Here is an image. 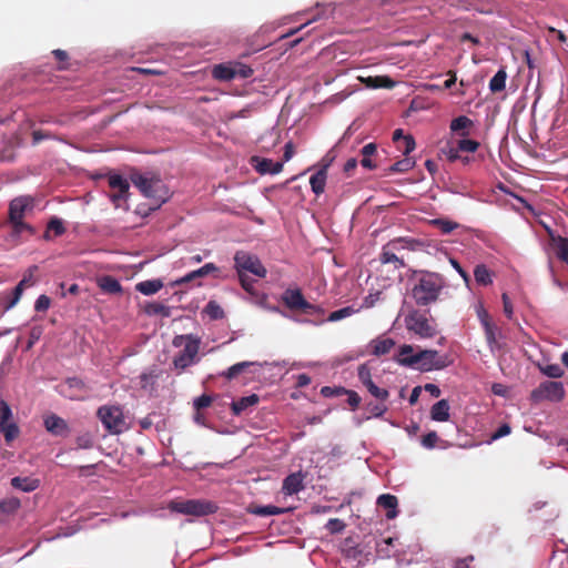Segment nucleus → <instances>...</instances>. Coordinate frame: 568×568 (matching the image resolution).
Returning a JSON list of instances; mask_svg holds the SVG:
<instances>
[{
    "mask_svg": "<svg viewBox=\"0 0 568 568\" xmlns=\"http://www.w3.org/2000/svg\"><path fill=\"white\" fill-rule=\"evenodd\" d=\"M324 310L310 303L301 290L286 288V317L298 323H320L323 321Z\"/></svg>",
    "mask_w": 568,
    "mask_h": 568,
    "instance_id": "f257e3e1",
    "label": "nucleus"
},
{
    "mask_svg": "<svg viewBox=\"0 0 568 568\" xmlns=\"http://www.w3.org/2000/svg\"><path fill=\"white\" fill-rule=\"evenodd\" d=\"M445 285V278L440 274L419 271L412 288V297L416 305L428 306L439 298Z\"/></svg>",
    "mask_w": 568,
    "mask_h": 568,
    "instance_id": "f03ea898",
    "label": "nucleus"
},
{
    "mask_svg": "<svg viewBox=\"0 0 568 568\" xmlns=\"http://www.w3.org/2000/svg\"><path fill=\"white\" fill-rule=\"evenodd\" d=\"M234 266L242 287L247 293L255 294V280L251 278L247 273L257 277H264L266 275V270L258 257L245 251H237L234 255Z\"/></svg>",
    "mask_w": 568,
    "mask_h": 568,
    "instance_id": "7ed1b4c3",
    "label": "nucleus"
},
{
    "mask_svg": "<svg viewBox=\"0 0 568 568\" xmlns=\"http://www.w3.org/2000/svg\"><path fill=\"white\" fill-rule=\"evenodd\" d=\"M172 344L175 347H182L173 358V365L176 369L183 372L199 362L200 337L193 334L176 335Z\"/></svg>",
    "mask_w": 568,
    "mask_h": 568,
    "instance_id": "20e7f679",
    "label": "nucleus"
},
{
    "mask_svg": "<svg viewBox=\"0 0 568 568\" xmlns=\"http://www.w3.org/2000/svg\"><path fill=\"white\" fill-rule=\"evenodd\" d=\"M417 244L418 242L413 239H394L382 247L379 262L382 264H393L395 270L404 268L406 264L403 251H414Z\"/></svg>",
    "mask_w": 568,
    "mask_h": 568,
    "instance_id": "39448f33",
    "label": "nucleus"
},
{
    "mask_svg": "<svg viewBox=\"0 0 568 568\" xmlns=\"http://www.w3.org/2000/svg\"><path fill=\"white\" fill-rule=\"evenodd\" d=\"M131 181L145 197L152 199L159 204L166 201L168 190L161 179L134 173L131 175Z\"/></svg>",
    "mask_w": 568,
    "mask_h": 568,
    "instance_id": "423d86ee",
    "label": "nucleus"
},
{
    "mask_svg": "<svg viewBox=\"0 0 568 568\" xmlns=\"http://www.w3.org/2000/svg\"><path fill=\"white\" fill-rule=\"evenodd\" d=\"M169 508L179 514L196 517L212 515L219 510L217 504L207 499L175 500L170 503Z\"/></svg>",
    "mask_w": 568,
    "mask_h": 568,
    "instance_id": "0eeeda50",
    "label": "nucleus"
},
{
    "mask_svg": "<svg viewBox=\"0 0 568 568\" xmlns=\"http://www.w3.org/2000/svg\"><path fill=\"white\" fill-rule=\"evenodd\" d=\"M97 415L105 429L111 434H121L126 429L124 414L120 406H101Z\"/></svg>",
    "mask_w": 568,
    "mask_h": 568,
    "instance_id": "6e6552de",
    "label": "nucleus"
},
{
    "mask_svg": "<svg viewBox=\"0 0 568 568\" xmlns=\"http://www.w3.org/2000/svg\"><path fill=\"white\" fill-rule=\"evenodd\" d=\"M408 364H414V367L420 372H430L433 369H443L448 366L446 356H440L435 349H423L414 355L413 358L407 361Z\"/></svg>",
    "mask_w": 568,
    "mask_h": 568,
    "instance_id": "1a4fd4ad",
    "label": "nucleus"
},
{
    "mask_svg": "<svg viewBox=\"0 0 568 568\" xmlns=\"http://www.w3.org/2000/svg\"><path fill=\"white\" fill-rule=\"evenodd\" d=\"M565 394L566 390L561 382L546 381L532 389L530 400L534 403H540L542 400L560 402L564 399Z\"/></svg>",
    "mask_w": 568,
    "mask_h": 568,
    "instance_id": "9d476101",
    "label": "nucleus"
},
{
    "mask_svg": "<svg viewBox=\"0 0 568 568\" xmlns=\"http://www.w3.org/2000/svg\"><path fill=\"white\" fill-rule=\"evenodd\" d=\"M406 328L418 335L420 338H432L437 334L436 326L418 311H414L406 316Z\"/></svg>",
    "mask_w": 568,
    "mask_h": 568,
    "instance_id": "9b49d317",
    "label": "nucleus"
},
{
    "mask_svg": "<svg viewBox=\"0 0 568 568\" xmlns=\"http://www.w3.org/2000/svg\"><path fill=\"white\" fill-rule=\"evenodd\" d=\"M108 184L114 192L110 195L111 201L116 207L125 203L129 197V181L120 174L110 173L108 174Z\"/></svg>",
    "mask_w": 568,
    "mask_h": 568,
    "instance_id": "f8f14e48",
    "label": "nucleus"
},
{
    "mask_svg": "<svg viewBox=\"0 0 568 568\" xmlns=\"http://www.w3.org/2000/svg\"><path fill=\"white\" fill-rule=\"evenodd\" d=\"M43 425L48 433L53 436L65 437L70 434V427L65 419L57 414H48L43 417Z\"/></svg>",
    "mask_w": 568,
    "mask_h": 568,
    "instance_id": "ddd939ff",
    "label": "nucleus"
},
{
    "mask_svg": "<svg viewBox=\"0 0 568 568\" xmlns=\"http://www.w3.org/2000/svg\"><path fill=\"white\" fill-rule=\"evenodd\" d=\"M32 199L20 196L13 199L9 204V221L23 220L26 211L32 209Z\"/></svg>",
    "mask_w": 568,
    "mask_h": 568,
    "instance_id": "4468645a",
    "label": "nucleus"
},
{
    "mask_svg": "<svg viewBox=\"0 0 568 568\" xmlns=\"http://www.w3.org/2000/svg\"><path fill=\"white\" fill-rule=\"evenodd\" d=\"M217 270L219 268L216 267L215 264L206 263L202 267H200V268H197L195 271H192V272L187 273L186 275L182 276L181 278L176 280L174 282V285H183V284H186V283L193 282V281H195L197 278L205 277L209 274H211L213 272H216Z\"/></svg>",
    "mask_w": 568,
    "mask_h": 568,
    "instance_id": "2eb2a0df",
    "label": "nucleus"
},
{
    "mask_svg": "<svg viewBox=\"0 0 568 568\" xmlns=\"http://www.w3.org/2000/svg\"><path fill=\"white\" fill-rule=\"evenodd\" d=\"M395 341L390 337H378L369 343L371 353L374 356H383L388 354L395 346Z\"/></svg>",
    "mask_w": 568,
    "mask_h": 568,
    "instance_id": "dca6fc26",
    "label": "nucleus"
},
{
    "mask_svg": "<svg viewBox=\"0 0 568 568\" xmlns=\"http://www.w3.org/2000/svg\"><path fill=\"white\" fill-rule=\"evenodd\" d=\"M252 164L255 168V170L257 172H260L261 174H266V173L274 174V173H278L282 171L281 162L274 163L272 160L264 159V158L253 156Z\"/></svg>",
    "mask_w": 568,
    "mask_h": 568,
    "instance_id": "f3484780",
    "label": "nucleus"
},
{
    "mask_svg": "<svg viewBox=\"0 0 568 568\" xmlns=\"http://www.w3.org/2000/svg\"><path fill=\"white\" fill-rule=\"evenodd\" d=\"M377 505L386 510V518L394 519L397 516V497L390 494H383L377 498Z\"/></svg>",
    "mask_w": 568,
    "mask_h": 568,
    "instance_id": "a211bd4d",
    "label": "nucleus"
},
{
    "mask_svg": "<svg viewBox=\"0 0 568 568\" xmlns=\"http://www.w3.org/2000/svg\"><path fill=\"white\" fill-rule=\"evenodd\" d=\"M32 285H33V281H32L31 276L23 277L10 293V298L6 303L4 308L6 310L12 308L20 301L24 288L30 287Z\"/></svg>",
    "mask_w": 568,
    "mask_h": 568,
    "instance_id": "6ab92c4d",
    "label": "nucleus"
},
{
    "mask_svg": "<svg viewBox=\"0 0 568 568\" xmlns=\"http://www.w3.org/2000/svg\"><path fill=\"white\" fill-rule=\"evenodd\" d=\"M449 403L447 399H440L430 408V418L435 422H447L449 419Z\"/></svg>",
    "mask_w": 568,
    "mask_h": 568,
    "instance_id": "aec40b11",
    "label": "nucleus"
},
{
    "mask_svg": "<svg viewBox=\"0 0 568 568\" xmlns=\"http://www.w3.org/2000/svg\"><path fill=\"white\" fill-rule=\"evenodd\" d=\"M65 383L70 389L74 390V394L71 395V398L84 399L88 397L90 389L81 378L70 377Z\"/></svg>",
    "mask_w": 568,
    "mask_h": 568,
    "instance_id": "412c9836",
    "label": "nucleus"
},
{
    "mask_svg": "<svg viewBox=\"0 0 568 568\" xmlns=\"http://www.w3.org/2000/svg\"><path fill=\"white\" fill-rule=\"evenodd\" d=\"M11 486L16 489L30 493L40 486V480L32 477H13L11 479Z\"/></svg>",
    "mask_w": 568,
    "mask_h": 568,
    "instance_id": "4be33fe9",
    "label": "nucleus"
},
{
    "mask_svg": "<svg viewBox=\"0 0 568 568\" xmlns=\"http://www.w3.org/2000/svg\"><path fill=\"white\" fill-rule=\"evenodd\" d=\"M260 400L256 394H252L250 396H245L240 398L239 400H233L231 404L232 413L236 416L241 415L248 407L254 406Z\"/></svg>",
    "mask_w": 568,
    "mask_h": 568,
    "instance_id": "5701e85b",
    "label": "nucleus"
},
{
    "mask_svg": "<svg viewBox=\"0 0 568 568\" xmlns=\"http://www.w3.org/2000/svg\"><path fill=\"white\" fill-rule=\"evenodd\" d=\"M304 475L302 471L286 476V495L296 494L304 488Z\"/></svg>",
    "mask_w": 568,
    "mask_h": 568,
    "instance_id": "b1692460",
    "label": "nucleus"
},
{
    "mask_svg": "<svg viewBox=\"0 0 568 568\" xmlns=\"http://www.w3.org/2000/svg\"><path fill=\"white\" fill-rule=\"evenodd\" d=\"M98 285L103 292L109 294H118L122 292V286L120 282L110 275L100 277L98 281Z\"/></svg>",
    "mask_w": 568,
    "mask_h": 568,
    "instance_id": "393cba45",
    "label": "nucleus"
},
{
    "mask_svg": "<svg viewBox=\"0 0 568 568\" xmlns=\"http://www.w3.org/2000/svg\"><path fill=\"white\" fill-rule=\"evenodd\" d=\"M326 180H327V173L324 172V170L318 169L314 174L311 175V178H310L311 189L316 195L324 193Z\"/></svg>",
    "mask_w": 568,
    "mask_h": 568,
    "instance_id": "a878e982",
    "label": "nucleus"
},
{
    "mask_svg": "<svg viewBox=\"0 0 568 568\" xmlns=\"http://www.w3.org/2000/svg\"><path fill=\"white\" fill-rule=\"evenodd\" d=\"M212 75L214 79L220 81L234 80V70L232 68V62L214 65L212 70Z\"/></svg>",
    "mask_w": 568,
    "mask_h": 568,
    "instance_id": "bb28decb",
    "label": "nucleus"
},
{
    "mask_svg": "<svg viewBox=\"0 0 568 568\" xmlns=\"http://www.w3.org/2000/svg\"><path fill=\"white\" fill-rule=\"evenodd\" d=\"M162 287L163 282L161 280H148L135 285V290L146 296L158 293Z\"/></svg>",
    "mask_w": 568,
    "mask_h": 568,
    "instance_id": "cd10ccee",
    "label": "nucleus"
},
{
    "mask_svg": "<svg viewBox=\"0 0 568 568\" xmlns=\"http://www.w3.org/2000/svg\"><path fill=\"white\" fill-rule=\"evenodd\" d=\"M377 146L375 143H368L363 146L361 150L362 153V160L361 164L363 168L367 170H374L377 168V165L373 162L372 156L376 154Z\"/></svg>",
    "mask_w": 568,
    "mask_h": 568,
    "instance_id": "c85d7f7f",
    "label": "nucleus"
},
{
    "mask_svg": "<svg viewBox=\"0 0 568 568\" xmlns=\"http://www.w3.org/2000/svg\"><path fill=\"white\" fill-rule=\"evenodd\" d=\"M474 277L478 285L488 286L493 284V273L485 264L476 265L474 270Z\"/></svg>",
    "mask_w": 568,
    "mask_h": 568,
    "instance_id": "c756f323",
    "label": "nucleus"
},
{
    "mask_svg": "<svg viewBox=\"0 0 568 568\" xmlns=\"http://www.w3.org/2000/svg\"><path fill=\"white\" fill-rule=\"evenodd\" d=\"M473 125H474V122H473V120H471V119H469V118H468V116H466V115H459V116L455 118V119L450 122L449 128H450V130H452L453 132H460V131H463V132H462V135H463V136H466V135H468V132H467V131H465V130H467V129L471 128Z\"/></svg>",
    "mask_w": 568,
    "mask_h": 568,
    "instance_id": "7c9ffc66",
    "label": "nucleus"
},
{
    "mask_svg": "<svg viewBox=\"0 0 568 568\" xmlns=\"http://www.w3.org/2000/svg\"><path fill=\"white\" fill-rule=\"evenodd\" d=\"M414 348L412 345L404 344L398 348L397 355L394 357L395 362H397L402 366L414 367V364H408L407 361L414 357Z\"/></svg>",
    "mask_w": 568,
    "mask_h": 568,
    "instance_id": "2f4dec72",
    "label": "nucleus"
},
{
    "mask_svg": "<svg viewBox=\"0 0 568 568\" xmlns=\"http://www.w3.org/2000/svg\"><path fill=\"white\" fill-rule=\"evenodd\" d=\"M507 73L504 68L499 69L497 73L489 81V90L493 93L501 92L506 87Z\"/></svg>",
    "mask_w": 568,
    "mask_h": 568,
    "instance_id": "473e14b6",
    "label": "nucleus"
},
{
    "mask_svg": "<svg viewBox=\"0 0 568 568\" xmlns=\"http://www.w3.org/2000/svg\"><path fill=\"white\" fill-rule=\"evenodd\" d=\"M365 83L367 87L374 88V89H376V88L392 89L395 85V82L390 78L384 77V75L368 77L365 80Z\"/></svg>",
    "mask_w": 568,
    "mask_h": 568,
    "instance_id": "72a5a7b5",
    "label": "nucleus"
},
{
    "mask_svg": "<svg viewBox=\"0 0 568 568\" xmlns=\"http://www.w3.org/2000/svg\"><path fill=\"white\" fill-rule=\"evenodd\" d=\"M21 506L20 499L9 497L0 501V513L6 515L14 514Z\"/></svg>",
    "mask_w": 568,
    "mask_h": 568,
    "instance_id": "f704fd0d",
    "label": "nucleus"
},
{
    "mask_svg": "<svg viewBox=\"0 0 568 568\" xmlns=\"http://www.w3.org/2000/svg\"><path fill=\"white\" fill-rule=\"evenodd\" d=\"M0 432L3 434L6 442L10 443L18 437L19 427L16 423L9 420L0 426Z\"/></svg>",
    "mask_w": 568,
    "mask_h": 568,
    "instance_id": "c9c22d12",
    "label": "nucleus"
},
{
    "mask_svg": "<svg viewBox=\"0 0 568 568\" xmlns=\"http://www.w3.org/2000/svg\"><path fill=\"white\" fill-rule=\"evenodd\" d=\"M430 223L436 226L443 234H449L459 226L457 222L446 219H435Z\"/></svg>",
    "mask_w": 568,
    "mask_h": 568,
    "instance_id": "e433bc0d",
    "label": "nucleus"
},
{
    "mask_svg": "<svg viewBox=\"0 0 568 568\" xmlns=\"http://www.w3.org/2000/svg\"><path fill=\"white\" fill-rule=\"evenodd\" d=\"M415 165V161L412 158H406L396 161L393 165L389 166V171L394 173H404L412 170Z\"/></svg>",
    "mask_w": 568,
    "mask_h": 568,
    "instance_id": "4c0bfd02",
    "label": "nucleus"
},
{
    "mask_svg": "<svg viewBox=\"0 0 568 568\" xmlns=\"http://www.w3.org/2000/svg\"><path fill=\"white\" fill-rule=\"evenodd\" d=\"M145 313L149 315H161L164 317L170 316V308L169 306L159 303V302H152L148 303L145 306Z\"/></svg>",
    "mask_w": 568,
    "mask_h": 568,
    "instance_id": "58836bf2",
    "label": "nucleus"
},
{
    "mask_svg": "<svg viewBox=\"0 0 568 568\" xmlns=\"http://www.w3.org/2000/svg\"><path fill=\"white\" fill-rule=\"evenodd\" d=\"M538 368L544 375L550 378H560L565 374L564 369L558 364L538 365Z\"/></svg>",
    "mask_w": 568,
    "mask_h": 568,
    "instance_id": "ea45409f",
    "label": "nucleus"
},
{
    "mask_svg": "<svg viewBox=\"0 0 568 568\" xmlns=\"http://www.w3.org/2000/svg\"><path fill=\"white\" fill-rule=\"evenodd\" d=\"M251 365H253L252 362L236 363L232 365L226 372L222 373V376H224L227 379H233L237 377L240 374H242Z\"/></svg>",
    "mask_w": 568,
    "mask_h": 568,
    "instance_id": "a19ab883",
    "label": "nucleus"
},
{
    "mask_svg": "<svg viewBox=\"0 0 568 568\" xmlns=\"http://www.w3.org/2000/svg\"><path fill=\"white\" fill-rule=\"evenodd\" d=\"M204 313L211 320H221L224 317V311L216 301H210L204 307Z\"/></svg>",
    "mask_w": 568,
    "mask_h": 568,
    "instance_id": "79ce46f5",
    "label": "nucleus"
},
{
    "mask_svg": "<svg viewBox=\"0 0 568 568\" xmlns=\"http://www.w3.org/2000/svg\"><path fill=\"white\" fill-rule=\"evenodd\" d=\"M50 232H53L55 236H60L62 235L64 232H65V227L62 223V221L58 217H52L49 223H48V226H47V231H45V234H44V237L45 239H49V233Z\"/></svg>",
    "mask_w": 568,
    "mask_h": 568,
    "instance_id": "37998d69",
    "label": "nucleus"
},
{
    "mask_svg": "<svg viewBox=\"0 0 568 568\" xmlns=\"http://www.w3.org/2000/svg\"><path fill=\"white\" fill-rule=\"evenodd\" d=\"M366 388L367 390L377 399L386 400L389 396V393L387 389L379 388L372 378H367L366 382Z\"/></svg>",
    "mask_w": 568,
    "mask_h": 568,
    "instance_id": "c03bdc74",
    "label": "nucleus"
},
{
    "mask_svg": "<svg viewBox=\"0 0 568 568\" xmlns=\"http://www.w3.org/2000/svg\"><path fill=\"white\" fill-rule=\"evenodd\" d=\"M356 313V310L352 306H346V307H343L341 310H337V311H334L332 312L328 317H327V321L328 322H337V321H341L345 317H348L353 314Z\"/></svg>",
    "mask_w": 568,
    "mask_h": 568,
    "instance_id": "a18cd8bd",
    "label": "nucleus"
},
{
    "mask_svg": "<svg viewBox=\"0 0 568 568\" xmlns=\"http://www.w3.org/2000/svg\"><path fill=\"white\" fill-rule=\"evenodd\" d=\"M232 68L234 70V79H246L253 74V70L241 62H232Z\"/></svg>",
    "mask_w": 568,
    "mask_h": 568,
    "instance_id": "49530a36",
    "label": "nucleus"
},
{
    "mask_svg": "<svg viewBox=\"0 0 568 568\" xmlns=\"http://www.w3.org/2000/svg\"><path fill=\"white\" fill-rule=\"evenodd\" d=\"M460 152L474 153L478 150L479 143L475 140L463 139L457 142Z\"/></svg>",
    "mask_w": 568,
    "mask_h": 568,
    "instance_id": "de8ad7c7",
    "label": "nucleus"
},
{
    "mask_svg": "<svg viewBox=\"0 0 568 568\" xmlns=\"http://www.w3.org/2000/svg\"><path fill=\"white\" fill-rule=\"evenodd\" d=\"M345 527V523L339 518H331L325 525L326 530L331 534L342 532Z\"/></svg>",
    "mask_w": 568,
    "mask_h": 568,
    "instance_id": "09e8293b",
    "label": "nucleus"
},
{
    "mask_svg": "<svg viewBox=\"0 0 568 568\" xmlns=\"http://www.w3.org/2000/svg\"><path fill=\"white\" fill-rule=\"evenodd\" d=\"M12 226V234L19 236L23 232L33 233V229L23 222V220L9 221Z\"/></svg>",
    "mask_w": 568,
    "mask_h": 568,
    "instance_id": "8fccbe9b",
    "label": "nucleus"
},
{
    "mask_svg": "<svg viewBox=\"0 0 568 568\" xmlns=\"http://www.w3.org/2000/svg\"><path fill=\"white\" fill-rule=\"evenodd\" d=\"M416 143L412 135L403 136V141H399L398 148L403 151L404 155H408L415 150Z\"/></svg>",
    "mask_w": 568,
    "mask_h": 568,
    "instance_id": "3c124183",
    "label": "nucleus"
},
{
    "mask_svg": "<svg viewBox=\"0 0 568 568\" xmlns=\"http://www.w3.org/2000/svg\"><path fill=\"white\" fill-rule=\"evenodd\" d=\"M483 327L485 331L486 341L489 344V346L495 345L497 342V338H496L497 327L493 323H485V325Z\"/></svg>",
    "mask_w": 568,
    "mask_h": 568,
    "instance_id": "603ef678",
    "label": "nucleus"
},
{
    "mask_svg": "<svg viewBox=\"0 0 568 568\" xmlns=\"http://www.w3.org/2000/svg\"><path fill=\"white\" fill-rule=\"evenodd\" d=\"M77 448L89 449L93 446V438L89 433L81 434L75 438Z\"/></svg>",
    "mask_w": 568,
    "mask_h": 568,
    "instance_id": "864d4df0",
    "label": "nucleus"
},
{
    "mask_svg": "<svg viewBox=\"0 0 568 568\" xmlns=\"http://www.w3.org/2000/svg\"><path fill=\"white\" fill-rule=\"evenodd\" d=\"M283 511H284L283 509L274 507V506H261V507H255L254 509H252L253 514L260 515V516H271V515H275V514H281Z\"/></svg>",
    "mask_w": 568,
    "mask_h": 568,
    "instance_id": "5fc2aeb1",
    "label": "nucleus"
},
{
    "mask_svg": "<svg viewBox=\"0 0 568 568\" xmlns=\"http://www.w3.org/2000/svg\"><path fill=\"white\" fill-rule=\"evenodd\" d=\"M213 402V397L206 394L201 395L200 397L194 399V408L200 412L201 409L207 408L211 406Z\"/></svg>",
    "mask_w": 568,
    "mask_h": 568,
    "instance_id": "6e6d98bb",
    "label": "nucleus"
},
{
    "mask_svg": "<svg viewBox=\"0 0 568 568\" xmlns=\"http://www.w3.org/2000/svg\"><path fill=\"white\" fill-rule=\"evenodd\" d=\"M556 248L558 257L565 262H568V240L560 237Z\"/></svg>",
    "mask_w": 568,
    "mask_h": 568,
    "instance_id": "4d7b16f0",
    "label": "nucleus"
},
{
    "mask_svg": "<svg viewBox=\"0 0 568 568\" xmlns=\"http://www.w3.org/2000/svg\"><path fill=\"white\" fill-rule=\"evenodd\" d=\"M12 417V412L7 402L0 400V426L9 422Z\"/></svg>",
    "mask_w": 568,
    "mask_h": 568,
    "instance_id": "13d9d810",
    "label": "nucleus"
},
{
    "mask_svg": "<svg viewBox=\"0 0 568 568\" xmlns=\"http://www.w3.org/2000/svg\"><path fill=\"white\" fill-rule=\"evenodd\" d=\"M458 146H446L442 149V153L446 156L449 162H455L460 159Z\"/></svg>",
    "mask_w": 568,
    "mask_h": 568,
    "instance_id": "bf43d9fd",
    "label": "nucleus"
},
{
    "mask_svg": "<svg viewBox=\"0 0 568 568\" xmlns=\"http://www.w3.org/2000/svg\"><path fill=\"white\" fill-rule=\"evenodd\" d=\"M50 304H51L50 297L42 294L37 298L36 303H34V310L37 312H45L50 307Z\"/></svg>",
    "mask_w": 568,
    "mask_h": 568,
    "instance_id": "052dcab7",
    "label": "nucleus"
},
{
    "mask_svg": "<svg viewBox=\"0 0 568 568\" xmlns=\"http://www.w3.org/2000/svg\"><path fill=\"white\" fill-rule=\"evenodd\" d=\"M438 440V436L436 432H429L422 438V444L426 448H434Z\"/></svg>",
    "mask_w": 568,
    "mask_h": 568,
    "instance_id": "680f3d73",
    "label": "nucleus"
},
{
    "mask_svg": "<svg viewBox=\"0 0 568 568\" xmlns=\"http://www.w3.org/2000/svg\"><path fill=\"white\" fill-rule=\"evenodd\" d=\"M41 335H42L41 326L32 327L30 331V334H29V341H28L27 348H31L33 346V344L40 339Z\"/></svg>",
    "mask_w": 568,
    "mask_h": 568,
    "instance_id": "e2e57ef3",
    "label": "nucleus"
},
{
    "mask_svg": "<svg viewBox=\"0 0 568 568\" xmlns=\"http://www.w3.org/2000/svg\"><path fill=\"white\" fill-rule=\"evenodd\" d=\"M344 392H346V389H345V388H343V387H329V386H324V387L321 389V394H322L324 397L339 396V395H342Z\"/></svg>",
    "mask_w": 568,
    "mask_h": 568,
    "instance_id": "0e129e2a",
    "label": "nucleus"
},
{
    "mask_svg": "<svg viewBox=\"0 0 568 568\" xmlns=\"http://www.w3.org/2000/svg\"><path fill=\"white\" fill-rule=\"evenodd\" d=\"M343 394L347 395V403L353 409L359 406L361 397L356 392L346 389V392H344Z\"/></svg>",
    "mask_w": 568,
    "mask_h": 568,
    "instance_id": "69168bd1",
    "label": "nucleus"
},
{
    "mask_svg": "<svg viewBox=\"0 0 568 568\" xmlns=\"http://www.w3.org/2000/svg\"><path fill=\"white\" fill-rule=\"evenodd\" d=\"M501 300H503V305H504V313L507 318L511 320L513 315H514V308H513V304H511L508 295L506 293H504L501 295Z\"/></svg>",
    "mask_w": 568,
    "mask_h": 568,
    "instance_id": "338daca9",
    "label": "nucleus"
},
{
    "mask_svg": "<svg viewBox=\"0 0 568 568\" xmlns=\"http://www.w3.org/2000/svg\"><path fill=\"white\" fill-rule=\"evenodd\" d=\"M51 138H52V134L47 131L36 130L32 132V142L34 145L40 143L43 140H48Z\"/></svg>",
    "mask_w": 568,
    "mask_h": 568,
    "instance_id": "774afa93",
    "label": "nucleus"
}]
</instances>
